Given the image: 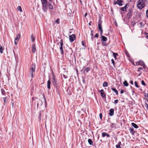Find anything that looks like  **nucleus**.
<instances>
[{"label":"nucleus","instance_id":"obj_1","mask_svg":"<svg viewBox=\"0 0 148 148\" xmlns=\"http://www.w3.org/2000/svg\"><path fill=\"white\" fill-rule=\"evenodd\" d=\"M145 1L144 0H138L137 2L136 6L140 10L142 9L145 6Z\"/></svg>","mask_w":148,"mask_h":148},{"label":"nucleus","instance_id":"obj_2","mask_svg":"<svg viewBox=\"0 0 148 148\" xmlns=\"http://www.w3.org/2000/svg\"><path fill=\"white\" fill-rule=\"evenodd\" d=\"M42 6V10L45 12H47L48 10L47 5L48 3L47 0H41Z\"/></svg>","mask_w":148,"mask_h":148},{"label":"nucleus","instance_id":"obj_3","mask_svg":"<svg viewBox=\"0 0 148 148\" xmlns=\"http://www.w3.org/2000/svg\"><path fill=\"white\" fill-rule=\"evenodd\" d=\"M36 65L35 64H32L30 69V72L32 78L34 77L33 73H35Z\"/></svg>","mask_w":148,"mask_h":148},{"label":"nucleus","instance_id":"obj_4","mask_svg":"<svg viewBox=\"0 0 148 148\" xmlns=\"http://www.w3.org/2000/svg\"><path fill=\"white\" fill-rule=\"evenodd\" d=\"M133 11V10L132 9H129L128 12L127 13V17L128 19H130L132 16Z\"/></svg>","mask_w":148,"mask_h":148},{"label":"nucleus","instance_id":"obj_5","mask_svg":"<svg viewBox=\"0 0 148 148\" xmlns=\"http://www.w3.org/2000/svg\"><path fill=\"white\" fill-rule=\"evenodd\" d=\"M63 40H61L60 41V49L61 54L63 55L64 54V51L63 49Z\"/></svg>","mask_w":148,"mask_h":148},{"label":"nucleus","instance_id":"obj_6","mask_svg":"<svg viewBox=\"0 0 148 148\" xmlns=\"http://www.w3.org/2000/svg\"><path fill=\"white\" fill-rule=\"evenodd\" d=\"M21 35L20 34H18L14 39V44L16 45H17L18 42L20 38Z\"/></svg>","mask_w":148,"mask_h":148},{"label":"nucleus","instance_id":"obj_7","mask_svg":"<svg viewBox=\"0 0 148 148\" xmlns=\"http://www.w3.org/2000/svg\"><path fill=\"white\" fill-rule=\"evenodd\" d=\"M53 77L52 78V82L53 84L55 87H57V82L56 77H55L54 75H53Z\"/></svg>","mask_w":148,"mask_h":148},{"label":"nucleus","instance_id":"obj_8","mask_svg":"<svg viewBox=\"0 0 148 148\" xmlns=\"http://www.w3.org/2000/svg\"><path fill=\"white\" fill-rule=\"evenodd\" d=\"M69 40L71 42H73L76 39V36L74 34L69 36Z\"/></svg>","mask_w":148,"mask_h":148},{"label":"nucleus","instance_id":"obj_9","mask_svg":"<svg viewBox=\"0 0 148 148\" xmlns=\"http://www.w3.org/2000/svg\"><path fill=\"white\" fill-rule=\"evenodd\" d=\"M136 66H138L140 65L142 66H144L145 65L144 63L141 60H139L136 62Z\"/></svg>","mask_w":148,"mask_h":148},{"label":"nucleus","instance_id":"obj_10","mask_svg":"<svg viewBox=\"0 0 148 148\" xmlns=\"http://www.w3.org/2000/svg\"><path fill=\"white\" fill-rule=\"evenodd\" d=\"M99 92H100L101 96L102 97H106V95L104 92V90L103 89H102L101 90H100Z\"/></svg>","mask_w":148,"mask_h":148},{"label":"nucleus","instance_id":"obj_11","mask_svg":"<svg viewBox=\"0 0 148 148\" xmlns=\"http://www.w3.org/2000/svg\"><path fill=\"white\" fill-rule=\"evenodd\" d=\"M102 21H100L99 23H98V27L99 29V31L103 30L102 27Z\"/></svg>","mask_w":148,"mask_h":148},{"label":"nucleus","instance_id":"obj_12","mask_svg":"<svg viewBox=\"0 0 148 148\" xmlns=\"http://www.w3.org/2000/svg\"><path fill=\"white\" fill-rule=\"evenodd\" d=\"M110 112L109 113V114L110 116H112L114 114V110L113 108L111 109L110 110Z\"/></svg>","mask_w":148,"mask_h":148},{"label":"nucleus","instance_id":"obj_13","mask_svg":"<svg viewBox=\"0 0 148 148\" xmlns=\"http://www.w3.org/2000/svg\"><path fill=\"white\" fill-rule=\"evenodd\" d=\"M123 2V1L121 0H117V1L116 2L115 4H117L120 6H121L123 5L122 3Z\"/></svg>","mask_w":148,"mask_h":148},{"label":"nucleus","instance_id":"obj_14","mask_svg":"<svg viewBox=\"0 0 148 148\" xmlns=\"http://www.w3.org/2000/svg\"><path fill=\"white\" fill-rule=\"evenodd\" d=\"M36 51V45L35 44H33L32 46V52L33 53H35Z\"/></svg>","mask_w":148,"mask_h":148},{"label":"nucleus","instance_id":"obj_15","mask_svg":"<svg viewBox=\"0 0 148 148\" xmlns=\"http://www.w3.org/2000/svg\"><path fill=\"white\" fill-rule=\"evenodd\" d=\"M47 6V7H48L49 8V9L52 10L53 9V6L49 2H48Z\"/></svg>","mask_w":148,"mask_h":148},{"label":"nucleus","instance_id":"obj_16","mask_svg":"<svg viewBox=\"0 0 148 148\" xmlns=\"http://www.w3.org/2000/svg\"><path fill=\"white\" fill-rule=\"evenodd\" d=\"M50 84H51V81H50V79H49V80L48 81L47 83V88L49 89H50L51 88Z\"/></svg>","mask_w":148,"mask_h":148},{"label":"nucleus","instance_id":"obj_17","mask_svg":"<svg viewBox=\"0 0 148 148\" xmlns=\"http://www.w3.org/2000/svg\"><path fill=\"white\" fill-rule=\"evenodd\" d=\"M121 145V142L119 141L118 142V144L116 145V148H121L120 145Z\"/></svg>","mask_w":148,"mask_h":148},{"label":"nucleus","instance_id":"obj_18","mask_svg":"<svg viewBox=\"0 0 148 148\" xmlns=\"http://www.w3.org/2000/svg\"><path fill=\"white\" fill-rule=\"evenodd\" d=\"M132 125L135 128L137 129L138 128V126L136 125V123H132Z\"/></svg>","mask_w":148,"mask_h":148},{"label":"nucleus","instance_id":"obj_19","mask_svg":"<svg viewBox=\"0 0 148 148\" xmlns=\"http://www.w3.org/2000/svg\"><path fill=\"white\" fill-rule=\"evenodd\" d=\"M90 35H91V40H93V39L94 38V37L93 31V30H91V31Z\"/></svg>","mask_w":148,"mask_h":148},{"label":"nucleus","instance_id":"obj_20","mask_svg":"<svg viewBox=\"0 0 148 148\" xmlns=\"http://www.w3.org/2000/svg\"><path fill=\"white\" fill-rule=\"evenodd\" d=\"M111 89L115 92L116 95H118V91L116 88H112Z\"/></svg>","mask_w":148,"mask_h":148},{"label":"nucleus","instance_id":"obj_21","mask_svg":"<svg viewBox=\"0 0 148 148\" xmlns=\"http://www.w3.org/2000/svg\"><path fill=\"white\" fill-rule=\"evenodd\" d=\"M101 37H102V40L103 41H107V38L106 37H105L104 36H102Z\"/></svg>","mask_w":148,"mask_h":148},{"label":"nucleus","instance_id":"obj_22","mask_svg":"<svg viewBox=\"0 0 148 148\" xmlns=\"http://www.w3.org/2000/svg\"><path fill=\"white\" fill-rule=\"evenodd\" d=\"M129 130L130 131V132L132 134H134L135 133V131H134L133 128H130Z\"/></svg>","mask_w":148,"mask_h":148},{"label":"nucleus","instance_id":"obj_23","mask_svg":"<svg viewBox=\"0 0 148 148\" xmlns=\"http://www.w3.org/2000/svg\"><path fill=\"white\" fill-rule=\"evenodd\" d=\"M88 142L89 144L90 145H93V142L91 139H88Z\"/></svg>","mask_w":148,"mask_h":148},{"label":"nucleus","instance_id":"obj_24","mask_svg":"<svg viewBox=\"0 0 148 148\" xmlns=\"http://www.w3.org/2000/svg\"><path fill=\"white\" fill-rule=\"evenodd\" d=\"M113 53V55L115 59V60L116 59V56H118V55L117 53H116L113 52H112Z\"/></svg>","mask_w":148,"mask_h":148},{"label":"nucleus","instance_id":"obj_25","mask_svg":"<svg viewBox=\"0 0 148 148\" xmlns=\"http://www.w3.org/2000/svg\"><path fill=\"white\" fill-rule=\"evenodd\" d=\"M3 99L4 102V105L7 102V97H4L3 98Z\"/></svg>","mask_w":148,"mask_h":148},{"label":"nucleus","instance_id":"obj_26","mask_svg":"<svg viewBox=\"0 0 148 148\" xmlns=\"http://www.w3.org/2000/svg\"><path fill=\"white\" fill-rule=\"evenodd\" d=\"M43 97L44 98V100L45 101V106H46L47 104V101L45 97V95L44 94H43Z\"/></svg>","mask_w":148,"mask_h":148},{"label":"nucleus","instance_id":"obj_27","mask_svg":"<svg viewBox=\"0 0 148 148\" xmlns=\"http://www.w3.org/2000/svg\"><path fill=\"white\" fill-rule=\"evenodd\" d=\"M17 11H19L21 12H22V10L21 6H19L17 8Z\"/></svg>","mask_w":148,"mask_h":148},{"label":"nucleus","instance_id":"obj_28","mask_svg":"<svg viewBox=\"0 0 148 148\" xmlns=\"http://www.w3.org/2000/svg\"><path fill=\"white\" fill-rule=\"evenodd\" d=\"M116 125V124L114 123H112L110 125V126L111 128H113L115 127Z\"/></svg>","mask_w":148,"mask_h":148},{"label":"nucleus","instance_id":"obj_29","mask_svg":"<svg viewBox=\"0 0 148 148\" xmlns=\"http://www.w3.org/2000/svg\"><path fill=\"white\" fill-rule=\"evenodd\" d=\"M103 86L104 87L107 86H108V83L106 82H104L103 84Z\"/></svg>","mask_w":148,"mask_h":148},{"label":"nucleus","instance_id":"obj_30","mask_svg":"<svg viewBox=\"0 0 148 148\" xmlns=\"http://www.w3.org/2000/svg\"><path fill=\"white\" fill-rule=\"evenodd\" d=\"M123 84L125 86H127L128 85V84L126 80L125 81L123 82Z\"/></svg>","mask_w":148,"mask_h":148},{"label":"nucleus","instance_id":"obj_31","mask_svg":"<svg viewBox=\"0 0 148 148\" xmlns=\"http://www.w3.org/2000/svg\"><path fill=\"white\" fill-rule=\"evenodd\" d=\"M1 93L2 95H5V90L3 89H1Z\"/></svg>","mask_w":148,"mask_h":148},{"label":"nucleus","instance_id":"obj_32","mask_svg":"<svg viewBox=\"0 0 148 148\" xmlns=\"http://www.w3.org/2000/svg\"><path fill=\"white\" fill-rule=\"evenodd\" d=\"M31 40L32 42H34V41L35 38L34 37L33 35H32L31 36Z\"/></svg>","mask_w":148,"mask_h":148},{"label":"nucleus","instance_id":"obj_33","mask_svg":"<svg viewBox=\"0 0 148 148\" xmlns=\"http://www.w3.org/2000/svg\"><path fill=\"white\" fill-rule=\"evenodd\" d=\"M3 48L1 46L0 47V52L1 53H3Z\"/></svg>","mask_w":148,"mask_h":148},{"label":"nucleus","instance_id":"obj_34","mask_svg":"<svg viewBox=\"0 0 148 148\" xmlns=\"http://www.w3.org/2000/svg\"><path fill=\"white\" fill-rule=\"evenodd\" d=\"M106 134H107V133L106 132H103L102 133V137H104L105 136H106Z\"/></svg>","mask_w":148,"mask_h":148},{"label":"nucleus","instance_id":"obj_35","mask_svg":"<svg viewBox=\"0 0 148 148\" xmlns=\"http://www.w3.org/2000/svg\"><path fill=\"white\" fill-rule=\"evenodd\" d=\"M121 10L123 11H126V9L125 8V7H123L121 8Z\"/></svg>","mask_w":148,"mask_h":148},{"label":"nucleus","instance_id":"obj_36","mask_svg":"<svg viewBox=\"0 0 148 148\" xmlns=\"http://www.w3.org/2000/svg\"><path fill=\"white\" fill-rule=\"evenodd\" d=\"M134 84H135V86L137 87V88H139V86L138 85V83H137V82H136V81H135V82H134Z\"/></svg>","mask_w":148,"mask_h":148},{"label":"nucleus","instance_id":"obj_37","mask_svg":"<svg viewBox=\"0 0 148 148\" xmlns=\"http://www.w3.org/2000/svg\"><path fill=\"white\" fill-rule=\"evenodd\" d=\"M145 106L146 109L148 110V104L147 103H145Z\"/></svg>","mask_w":148,"mask_h":148},{"label":"nucleus","instance_id":"obj_38","mask_svg":"<svg viewBox=\"0 0 148 148\" xmlns=\"http://www.w3.org/2000/svg\"><path fill=\"white\" fill-rule=\"evenodd\" d=\"M143 70V69L141 67H140L138 69V71L139 72H140L141 73V71ZM141 73H140V74Z\"/></svg>","mask_w":148,"mask_h":148},{"label":"nucleus","instance_id":"obj_39","mask_svg":"<svg viewBox=\"0 0 148 148\" xmlns=\"http://www.w3.org/2000/svg\"><path fill=\"white\" fill-rule=\"evenodd\" d=\"M141 84L142 85H144V86H145L146 85V84L145 83V82L143 80H142L141 81Z\"/></svg>","mask_w":148,"mask_h":148},{"label":"nucleus","instance_id":"obj_40","mask_svg":"<svg viewBox=\"0 0 148 148\" xmlns=\"http://www.w3.org/2000/svg\"><path fill=\"white\" fill-rule=\"evenodd\" d=\"M90 70V69L89 67H87L85 70V71L86 72H88Z\"/></svg>","mask_w":148,"mask_h":148},{"label":"nucleus","instance_id":"obj_41","mask_svg":"<svg viewBox=\"0 0 148 148\" xmlns=\"http://www.w3.org/2000/svg\"><path fill=\"white\" fill-rule=\"evenodd\" d=\"M56 23H57L58 24H59L60 23V21L59 19H57L55 21Z\"/></svg>","mask_w":148,"mask_h":148},{"label":"nucleus","instance_id":"obj_42","mask_svg":"<svg viewBox=\"0 0 148 148\" xmlns=\"http://www.w3.org/2000/svg\"><path fill=\"white\" fill-rule=\"evenodd\" d=\"M125 54L128 57H130V54H129V53L127 51L125 52Z\"/></svg>","mask_w":148,"mask_h":148},{"label":"nucleus","instance_id":"obj_43","mask_svg":"<svg viewBox=\"0 0 148 148\" xmlns=\"http://www.w3.org/2000/svg\"><path fill=\"white\" fill-rule=\"evenodd\" d=\"M94 38H98V34L97 33L94 36Z\"/></svg>","mask_w":148,"mask_h":148},{"label":"nucleus","instance_id":"obj_44","mask_svg":"<svg viewBox=\"0 0 148 148\" xmlns=\"http://www.w3.org/2000/svg\"><path fill=\"white\" fill-rule=\"evenodd\" d=\"M129 4L128 3H127L125 5L124 7H125V8L126 9V10L127 8V6L129 5Z\"/></svg>","mask_w":148,"mask_h":148},{"label":"nucleus","instance_id":"obj_45","mask_svg":"<svg viewBox=\"0 0 148 148\" xmlns=\"http://www.w3.org/2000/svg\"><path fill=\"white\" fill-rule=\"evenodd\" d=\"M111 61L112 63L113 64V65L114 66V61L113 59H112L111 60Z\"/></svg>","mask_w":148,"mask_h":148},{"label":"nucleus","instance_id":"obj_46","mask_svg":"<svg viewBox=\"0 0 148 148\" xmlns=\"http://www.w3.org/2000/svg\"><path fill=\"white\" fill-rule=\"evenodd\" d=\"M41 113H40L39 114V119L40 120L41 119Z\"/></svg>","mask_w":148,"mask_h":148},{"label":"nucleus","instance_id":"obj_47","mask_svg":"<svg viewBox=\"0 0 148 148\" xmlns=\"http://www.w3.org/2000/svg\"><path fill=\"white\" fill-rule=\"evenodd\" d=\"M102 113H100V114H99V117H100V119H101L102 118Z\"/></svg>","mask_w":148,"mask_h":148},{"label":"nucleus","instance_id":"obj_48","mask_svg":"<svg viewBox=\"0 0 148 148\" xmlns=\"http://www.w3.org/2000/svg\"><path fill=\"white\" fill-rule=\"evenodd\" d=\"M146 16L147 18H148V9L146 11Z\"/></svg>","mask_w":148,"mask_h":148},{"label":"nucleus","instance_id":"obj_49","mask_svg":"<svg viewBox=\"0 0 148 148\" xmlns=\"http://www.w3.org/2000/svg\"><path fill=\"white\" fill-rule=\"evenodd\" d=\"M118 100L117 99L115 100L114 101V103L115 104H116L118 103Z\"/></svg>","mask_w":148,"mask_h":148},{"label":"nucleus","instance_id":"obj_50","mask_svg":"<svg viewBox=\"0 0 148 148\" xmlns=\"http://www.w3.org/2000/svg\"><path fill=\"white\" fill-rule=\"evenodd\" d=\"M145 97L147 99H148V94H145Z\"/></svg>","mask_w":148,"mask_h":148},{"label":"nucleus","instance_id":"obj_51","mask_svg":"<svg viewBox=\"0 0 148 148\" xmlns=\"http://www.w3.org/2000/svg\"><path fill=\"white\" fill-rule=\"evenodd\" d=\"M100 35L102 36V33H103V30H100Z\"/></svg>","mask_w":148,"mask_h":148},{"label":"nucleus","instance_id":"obj_52","mask_svg":"<svg viewBox=\"0 0 148 148\" xmlns=\"http://www.w3.org/2000/svg\"><path fill=\"white\" fill-rule=\"evenodd\" d=\"M120 92L122 94L124 92V91L123 90H121Z\"/></svg>","mask_w":148,"mask_h":148},{"label":"nucleus","instance_id":"obj_53","mask_svg":"<svg viewBox=\"0 0 148 148\" xmlns=\"http://www.w3.org/2000/svg\"><path fill=\"white\" fill-rule=\"evenodd\" d=\"M146 38L148 39V33H146Z\"/></svg>","mask_w":148,"mask_h":148},{"label":"nucleus","instance_id":"obj_54","mask_svg":"<svg viewBox=\"0 0 148 148\" xmlns=\"http://www.w3.org/2000/svg\"><path fill=\"white\" fill-rule=\"evenodd\" d=\"M103 46H106V43L105 42H103Z\"/></svg>","mask_w":148,"mask_h":148},{"label":"nucleus","instance_id":"obj_55","mask_svg":"<svg viewBox=\"0 0 148 148\" xmlns=\"http://www.w3.org/2000/svg\"><path fill=\"white\" fill-rule=\"evenodd\" d=\"M87 12L84 15V17H86V16H87Z\"/></svg>","mask_w":148,"mask_h":148},{"label":"nucleus","instance_id":"obj_56","mask_svg":"<svg viewBox=\"0 0 148 148\" xmlns=\"http://www.w3.org/2000/svg\"><path fill=\"white\" fill-rule=\"evenodd\" d=\"M130 83L132 84H133V81L132 80L130 81Z\"/></svg>","mask_w":148,"mask_h":148},{"label":"nucleus","instance_id":"obj_57","mask_svg":"<svg viewBox=\"0 0 148 148\" xmlns=\"http://www.w3.org/2000/svg\"><path fill=\"white\" fill-rule=\"evenodd\" d=\"M106 136L108 137H110V136L109 135V134H108L107 133L106 134Z\"/></svg>","mask_w":148,"mask_h":148},{"label":"nucleus","instance_id":"obj_58","mask_svg":"<svg viewBox=\"0 0 148 148\" xmlns=\"http://www.w3.org/2000/svg\"><path fill=\"white\" fill-rule=\"evenodd\" d=\"M82 44L83 46H84V41H82Z\"/></svg>","mask_w":148,"mask_h":148},{"label":"nucleus","instance_id":"obj_59","mask_svg":"<svg viewBox=\"0 0 148 148\" xmlns=\"http://www.w3.org/2000/svg\"><path fill=\"white\" fill-rule=\"evenodd\" d=\"M140 26H143V23H141V22H140Z\"/></svg>","mask_w":148,"mask_h":148},{"label":"nucleus","instance_id":"obj_60","mask_svg":"<svg viewBox=\"0 0 148 148\" xmlns=\"http://www.w3.org/2000/svg\"><path fill=\"white\" fill-rule=\"evenodd\" d=\"M14 103H12V107H13V106H14Z\"/></svg>","mask_w":148,"mask_h":148},{"label":"nucleus","instance_id":"obj_61","mask_svg":"<svg viewBox=\"0 0 148 148\" xmlns=\"http://www.w3.org/2000/svg\"><path fill=\"white\" fill-rule=\"evenodd\" d=\"M40 101H41V103L40 104L41 105H41H42V104L43 102H42V101H41V100Z\"/></svg>","mask_w":148,"mask_h":148},{"label":"nucleus","instance_id":"obj_62","mask_svg":"<svg viewBox=\"0 0 148 148\" xmlns=\"http://www.w3.org/2000/svg\"><path fill=\"white\" fill-rule=\"evenodd\" d=\"M63 76H64V77L65 78H66V77H65V76L64 75H63Z\"/></svg>","mask_w":148,"mask_h":148},{"label":"nucleus","instance_id":"obj_63","mask_svg":"<svg viewBox=\"0 0 148 148\" xmlns=\"http://www.w3.org/2000/svg\"><path fill=\"white\" fill-rule=\"evenodd\" d=\"M49 1L50 2H51L52 1V0H49Z\"/></svg>","mask_w":148,"mask_h":148},{"label":"nucleus","instance_id":"obj_64","mask_svg":"<svg viewBox=\"0 0 148 148\" xmlns=\"http://www.w3.org/2000/svg\"><path fill=\"white\" fill-rule=\"evenodd\" d=\"M146 2L148 3V0H146Z\"/></svg>","mask_w":148,"mask_h":148}]
</instances>
